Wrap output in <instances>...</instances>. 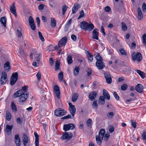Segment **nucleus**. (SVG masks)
<instances>
[{
	"mask_svg": "<svg viewBox=\"0 0 146 146\" xmlns=\"http://www.w3.org/2000/svg\"><path fill=\"white\" fill-rule=\"evenodd\" d=\"M80 25L81 28L84 31L88 30L89 31H91L94 28L93 24H89L85 21L81 22L80 23Z\"/></svg>",
	"mask_w": 146,
	"mask_h": 146,
	"instance_id": "1",
	"label": "nucleus"
},
{
	"mask_svg": "<svg viewBox=\"0 0 146 146\" xmlns=\"http://www.w3.org/2000/svg\"><path fill=\"white\" fill-rule=\"evenodd\" d=\"M105 133V131L103 129H101L99 133L98 136H96V143L99 145H101L102 141V140L103 139Z\"/></svg>",
	"mask_w": 146,
	"mask_h": 146,
	"instance_id": "2",
	"label": "nucleus"
},
{
	"mask_svg": "<svg viewBox=\"0 0 146 146\" xmlns=\"http://www.w3.org/2000/svg\"><path fill=\"white\" fill-rule=\"evenodd\" d=\"M73 137L72 133L71 132H64L60 138L62 140H70Z\"/></svg>",
	"mask_w": 146,
	"mask_h": 146,
	"instance_id": "3",
	"label": "nucleus"
},
{
	"mask_svg": "<svg viewBox=\"0 0 146 146\" xmlns=\"http://www.w3.org/2000/svg\"><path fill=\"white\" fill-rule=\"evenodd\" d=\"M7 80V73L5 72H2L0 80L1 84L3 85L5 84Z\"/></svg>",
	"mask_w": 146,
	"mask_h": 146,
	"instance_id": "4",
	"label": "nucleus"
},
{
	"mask_svg": "<svg viewBox=\"0 0 146 146\" xmlns=\"http://www.w3.org/2000/svg\"><path fill=\"white\" fill-rule=\"evenodd\" d=\"M28 93L27 92H25L20 96L19 98V102H24L27 100L28 96Z\"/></svg>",
	"mask_w": 146,
	"mask_h": 146,
	"instance_id": "5",
	"label": "nucleus"
},
{
	"mask_svg": "<svg viewBox=\"0 0 146 146\" xmlns=\"http://www.w3.org/2000/svg\"><path fill=\"white\" fill-rule=\"evenodd\" d=\"M132 59L134 61L136 60L138 62H139L142 59V54L140 52H138L135 54L134 52L132 54Z\"/></svg>",
	"mask_w": 146,
	"mask_h": 146,
	"instance_id": "6",
	"label": "nucleus"
},
{
	"mask_svg": "<svg viewBox=\"0 0 146 146\" xmlns=\"http://www.w3.org/2000/svg\"><path fill=\"white\" fill-rule=\"evenodd\" d=\"M66 112L64 110L60 108L56 109L54 111V114L58 116H61L65 115Z\"/></svg>",
	"mask_w": 146,
	"mask_h": 146,
	"instance_id": "7",
	"label": "nucleus"
},
{
	"mask_svg": "<svg viewBox=\"0 0 146 146\" xmlns=\"http://www.w3.org/2000/svg\"><path fill=\"white\" fill-rule=\"evenodd\" d=\"M104 77L106 79V83L108 84H110L111 83L112 80L111 76L110 74L108 72L104 73Z\"/></svg>",
	"mask_w": 146,
	"mask_h": 146,
	"instance_id": "8",
	"label": "nucleus"
},
{
	"mask_svg": "<svg viewBox=\"0 0 146 146\" xmlns=\"http://www.w3.org/2000/svg\"><path fill=\"white\" fill-rule=\"evenodd\" d=\"M75 127V125L72 123H69L63 126V129L65 131H67L70 129H73Z\"/></svg>",
	"mask_w": 146,
	"mask_h": 146,
	"instance_id": "9",
	"label": "nucleus"
},
{
	"mask_svg": "<svg viewBox=\"0 0 146 146\" xmlns=\"http://www.w3.org/2000/svg\"><path fill=\"white\" fill-rule=\"evenodd\" d=\"M67 40V38L65 36L63 37L59 42L58 43V46L61 47L64 46L66 45Z\"/></svg>",
	"mask_w": 146,
	"mask_h": 146,
	"instance_id": "10",
	"label": "nucleus"
},
{
	"mask_svg": "<svg viewBox=\"0 0 146 146\" xmlns=\"http://www.w3.org/2000/svg\"><path fill=\"white\" fill-rule=\"evenodd\" d=\"M22 140L24 146H26L29 142V138L27 134L25 133H23Z\"/></svg>",
	"mask_w": 146,
	"mask_h": 146,
	"instance_id": "11",
	"label": "nucleus"
},
{
	"mask_svg": "<svg viewBox=\"0 0 146 146\" xmlns=\"http://www.w3.org/2000/svg\"><path fill=\"white\" fill-rule=\"evenodd\" d=\"M99 33L98 30L97 29H94L92 33V38L96 40H98Z\"/></svg>",
	"mask_w": 146,
	"mask_h": 146,
	"instance_id": "12",
	"label": "nucleus"
},
{
	"mask_svg": "<svg viewBox=\"0 0 146 146\" xmlns=\"http://www.w3.org/2000/svg\"><path fill=\"white\" fill-rule=\"evenodd\" d=\"M54 92L58 99L60 98V91L59 88L57 85L54 86Z\"/></svg>",
	"mask_w": 146,
	"mask_h": 146,
	"instance_id": "13",
	"label": "nucleus"
},
{
	"mask_svg": "<svg viewBox=\"0 0 146 146\" xmlns=\"http://www.w3.org/2000/svg\"><path fill=\"white\" fill-rule=\"evenodd\" d=\"M96 66L99 69H102L105 67L104 63L102 61H96Z\"/></svg>",
	"mask_w": 146,
	"mask_h": 146,
	"instance_id": "14",
	"label": "nucleus"
},
{
	"mask_svg": "<svg viewBox=\"0 0 146 146\" xmlns=\"http://www.w3.org/2000/svg\"><path fill=\"white\" fill-rule=\"evenodd\" d=\"M143 86L140 84H138L135 86V90L139 93H142L143 92Z\"/></svg>",
	"mask_w": 146,
	"mask_h": 146,
	"instance_id": "15",
	"label": "nucleus"
},
{
	"mask_svg": "<svg viewBox=\"0 0 146 146\" xmlns=\"http://www.w3.org/2000/svg\"><path fill=\"white\" fill-rule=\"evenodd\" d=\"M10 10L11 12L15 16V17H17L16 9L14 3H13L10 6Z\"/></svg>",
	"mask_w": 146,
	"mask_h": 146,
	"instance_id": "16",
	"label": "nucleus"
},
{
	"mask_svg": "<svg viewBox=\"0 0 146 146\" xmlns=\"http://www.w3.org/2000/svg\"><path fill=\"white\" fill-rule=\"evenodd\" d=\"M13 125H7L5 129V132L8 135H9L11 133V131L13 128Z\"/></svg>",
	"mask_w": 146,
	"mask_h": 146,
	"instance_id": "17",
	"label": "nucleus"
},
{
	"mask_svg": "<svg viewBox=\"0 0 146 146\" xmlns=\"http://www.w3.org/2000/svg\"><path fill=\"white\" fill-rule=\"evenodd\" d=\"M97 93L94 91L92 92L90 94L89 98L92 101H93L96 97Z\"/></svg>",
	"mask_w": 146,
	"mask_h": 146,
	"instance_id": "18",
	"label": "nucleus"
},
{
	"mask_svg": "<svg viewBox=\"0 0 146 146\" xmlns=\"http://www.w3.org/2000/svg\"><path fill=\"white\" fill-rule=\"evenodd\" d=\"M103 95L106 99L108 100H110V94L105 89L103 90Z\"/></svg>",
	"mask_w": 146,
	"mask_h": 146,
	"instance_id": "19",
	"label": "nucleus"
},
{
	"mask_svg": "<svg viewBox=\"0 0 146 146\" xmlns=\"http://www.w3.org/2000/svg\"><path fill=\"white\" fill-rule=\"evenodd\" d=\"M34 134L35 137V146H38L39 145L38 135L36 132H34Z\"/></svg>",
	"mask_w": 146,
	"mask_h": 146,
	"instance_id": "20",
	"label": "nucleus"
},
{
	"mask_svg": "<svg viewBox=\"0 0 146 146\" xmlns=\"http://www.w3.org/2000/svg\"><path fill=\"white\" fill-rule=\"evenodd\" d=\"M69 111L72 116L74 117L76 111L75 106H72L71 108H69Z\"/></svg>",
	"mask_w": 146,
	"mask_h": 146,
	"instance_id": "21",
	"label": "nucleus"
},
{
	"mask_svg": "<svg viewBox=\"0 0 146 146\" xmlns=\"http://www.w3.org/2000/svg\"><path fill=\"white\" fill-rule=\"evenodd\" d=\"M138 18L139 20H141L143 17L141 9L139 7L138 8Z\"/></svg>",
	"mask_w": 146,
	"mask_h": 146,
	"instance_id": "22",
	"label": "nucleus"
},
{
	"mask_svg": "<svg viewBox=\"0 0 146 146\" xmlns=\"http://www.w3.org/2000/svg\"><path fill=\"white\" fill-rule=\"evenodd\" d=\"M79 5L78 3L75 4L74 6L72 8V12L74 14L76 13L79 8Z\"/></svg>",
	"mask_w": 146,
	"mask_h": 146,
	"instance_id": "23",
	"label": "nucleus"
},
{
	"mask_svg": "<svg viewBox=\"0 0 146 146\" xmlns=\"http://www.w3.org/2000/svg\"><path fill=\"white\" fill-rule=\"evenodd\" d=\"M33 55L35 58L36 60L38 62H39L42 54L40 53H37L35 52V54H34Z\"/></svg>",
	"mask_w": 146,
	"mask_h": 146,
	"instance_id": "24",
	"label": "nucleus"
},
{
	"mask_svg": "<svg viewBox=\"0 0 146 146\" xmlns=\"http://www.w3.org/2000/svg\"><path fill=\"white\" fill-rule=\"evenodd\" d=\"M4 68H5V70L7 71H8L10 68V63L8 61H7L4 64Z\"/></svg>",
	"mask_w": 146,
	"mask_h": 146,
	"instance_id": "25",
	"label": "nucleus"
},
{
	"mask_svg": "<svg viewBox=\"0 0 146 146\" xmlns=\"http://www.w3.org/2000/svg\"><path fill=\"white\" fill-rule=\"evenodd\" d=\"M0 22L3 25L6 27V19L5 17H2L0 19Z\"/></svg>",
	"mask_w": 146,
	"mask_h": 146,
	"instance_id": "26",
	"label": "nucleus"
},
{
	"mask_svg": "<svg viewBox=\"0 0 146 146\" xmlns=\"http://www.w3.org/2000/svg\"><path fill=\"white\" fill-rule=\"evenodd\" d=\"M94 55L97 61L102 60L103 58L98 53H97L96 54H95Z\"/></svg>",
	"mask_w": 146,
	"mask_h": 146,
	"instance_id": "27",
	"label": "nucleus"
},
{
	"mask_svg": "<svg viewBox=\"0 0 146 146\" xmlns=\"http://www.w3.org/2000/svg\"><path fill=\"white\" fill-rule=\"evenodd\" d=\"M105 98L104 96H101L99 99V103L101 105H104L105 103Z\"/></svg>",
	"mask_w": 146,
	"mask_h": 146,
	"instance_id": "28",
	"label": "nucleus"
},
{
	"mask_svg": "<svg viewBox=\"0 0 146 146\" xmlns=\"http://www.w3.org/2000/svg\"><path fill=\"white\" fill-rule=\"evenodd\" d=\"M86 54L87 57L88 58L89 60H90L91 62H92L93 60V56L88 51H87L86 53Z\"/></svg>",
	"mask_w": 146,
	"mask_h": 146,
	"instance_id": "29",
	"label": "nucleus"
},
{
	"mask_svg": "<svg viewBox=\"0 0 146 146\" xmlns=\"http://www.w3.org/2000/svg\"><path fill=\"white\" fill-rule=\"evenodd\" d=\"M56 22L55 19L52 17L51 18V24L50 25L52 27L54 28L56 26Z\"/></svg>",
	"mask_w": 146,
	"mask_h": 146,
	"instance_id": "30",
	"label": "nucleus"
},
{
	"mask_svg": "<svg viewBox=\"0 0 146 146\" xmlns=\"http://www.w3.org/2000/svg\"><path fill=\"white\" fill-rule=\"evenodd\" d=\"M80 70V68L78 66H76L74 70V74L75 76H76L78 74Z\"/></svg>",
	"mask_w": 146,
	"mask_h": 146,
	"instance_id": "31",
	"label": "nucleus"
},
{
	"mask_svg": "<svg viewBox=\"0 0 146 146\" xmlns=\"http://www.w3.org/2000/svg\"><path fill=\"white\" fill-rule=\"evenodd\" d=\"M139 74L142 78H144L145 76V73L140 70H137L136 71Z\"/></svg>",
	"mask_w": 146,
	"mask_h": 146,
	"instance_id": "32",
	"label": "nucleus"
},
{
	"mask_svg": "<svg viewBox=\"0 0 146 146\" xmlns=\"http://www.w3.org/2000/svg\"><path fill=\"white\" fill-rule=\"evenodd\" d=\"M19 54L21 56L24 58H25L26 56L23 50L21 47L19 48Z\"/></svg>",
	"mask_w": 146,
	"mask_h": 146,
	"instance_id": "33",
	"label": "nucleus"
},
{
	"mask_svg": "<svg viewBox=\"0 0 146 146\" xmlns=\"http://www.w3.org/2000/svg\"><path fill=\"white\" fill-rule=\"evenodd\" d=\"M21 90H19L17 92H15L13 94V96L15 98L19 97L22 94Z\"/></svg>",
	"mask_w": 146,
	"mask_h": 146,
	"instance_id": "34",
	"label": "nucleus"
},
{
	"mask_svg": "<svg viewBox=\"0 0 146 146\" xmlns=\"http://www.w3.org/2000/svg\"><path fill=\"white\" fill-rule=\"evenodd\" d=\"M11 108L12 110V111L15 112H16L17 111V107L14 102H12L11 103Z\"/></svg>",
	"mask_w": 146,
	"mask_h": 146,
	"instance_id": "35",
	"label": "nucleus"
},
{
	"mask_svg": "<svg viewBox=\"0 0 146 146\" xmlns=\"http://www.w3.org/2000/svg\"><path fill=\"white\" fill-rule=\"evenodd\" d=\"M60 62L58 60H56V61L55 65V70L56 71L58 70H59L60 67Z\"/></svg>",
	"mask_w": 146,
	"mask_h": 146,
	"instance_id": "36",
	"label": "nucleus"
},
{
	"mask_svg": "<svg viewBox=\"0 0 146 146\" xmlns=\"http://www.w3.org/2000/svg\"><path fill=\"white\" fill-rule=\"evenodd\" d=\"M78 95L77 94H75L73 95L72 100L73 102H75L78 98Z\"/></svg>",
	"mask_w": 146,
	"mask_h": 146,
	"instance_id": "37",
	"label": "nucleus"
},
{
	"mask_svg": "<svg viewBox=\"0 0 146 146\" xmlns=\"http://www.w3.org/2000/svg\"><path fill=\"white\" fill-rule=\"evenodd\" d=\"M67 62L68 64H70L72 62V57L71 55H68L67 57Z\"/></svg>",
	"mask_w": 146,
	"mask_h": 146,
	"instance_id": "38",
	"label": "nucleus"
},
{
	"mask_svg": "<svg viewBox=\"0 0 146 146\" xmlns=\"http://www.w3.org/2000/svg\"><path fill=\"white\" fill-rule=\"evenodd\" d=\"M13 78L16 80H17L18 78V73L17 72L13 73L11 76V78Z\"/></svg>",
	"mask_w": 146,
	"mask_h": 146,
	"instance_id": "39",
	"label": "nucleus"
},
{
	"mask_svg": "<svg viewBox=\"0 0 146 146\" xmlns=\"http://www.w3.org/2000/svg\"><path fill=\"white\" fill-rule=\"evenodd\" d=\"M119 52L122 55L126 56L127 55V53L122 48H120L119 50Z\"/></svg>",
	"mask_w": 146,
	"mask_h": 146,
	"instance_id": "40",
	"label": "nucleus"
},
{
	"mask_svg": "<svg viewBox=\"0 0 146 146\" xmlns=\"http://www.w3.org/2000/svg\"><path fill=\"white\" fill-rule=\"evenodd\" d=\"M121 24L122 26V29L124 31H126L127 29V27L125 24L123 22L121 23Z\"/></svg>",
	"mask_w": 146,
	"mask_h": 146,
	"instance_id": "41",
	"label": "nucleus"
},
{
	"mask_svg": "<svg viewBox=\"0 0 146 146\" xmlns=\"http://www.w3.org/2000/svg\"><path fill=\"white\" fill-rule=\"evenodd\" d=\"M86 125L88 127H90L92 125V121L90 119H89L86 121Z\"/></svg>",
	"mask_w": 146,
	"mask_h": 146,
	"instance_id": "42",
	"label": "nucleus"
},
{
	"mask_svg": "<svg viewBox=\"0 0 146 146\" xmlns=\"http://www.w3.org/2000/svg\"><path fill=\"white\" fill-rule=\"evenodd\" d=\"M77 82L75 80L74 82L71 81L70 83V85L71 87H74L76 86Z\"/></svg>",
	"mask_w": 146,
	"mask_h": 146,
	"instance_id": "43",
	"label": "nucleus"
},
{
	"mask_svg": "<svg viewBox=\"0 0 146 146\" xmlns=\"http://www.w3.org/2000/svg\"><path fill=\"white\" fill-rule=\"evenodd\" d=\"M28 87L27 86H24L22 88V89L20 90H21L22 93H23L25 92H27V90L28 89Z\"/></svg>",
	"mask_w": 146,
	"mask_h": 146,
	"instance_id": "44",
	"label": "nucleus"
},
{
	"mask_svg": "<svg viewBox=\"0 0 146 146\" xmlns=\"http://www.w3.org/2000/svg\"><path fill=\"white\" fill-rule=\"evenodd\" d=\"M19 136V134H16L15 135V143H16V142H17V141H19V140H20V139Z\"/></svg>",
	"mask_w": 146,
	"mask_h": 146,
	"instance_id": "45",
	"label": "nucleus"
},
{
	"mask_svg": "<svg viewBox=\"0 0 146 146\" xmlns=\"http://www.w3.org/2000/svg\"><path fill=\"white\" fill-rule=\"evenodd\" d=\"M109 130V132L112 133L113 132L114 130V126L112 125H110L108 126Z\"/></svg>",
	"mask_w": 146,
	"mask_h": 146,
	"instance_id": "46",
	"label": "nucleus"
},
{
	"mask_svg": "<svg viewBox=\"0 0 146 146\" xmlns=\"http://www.w3.org/2000/svg\"><path fill=\"white\" fill-rule=\"evenodd\" d=\"M63 72H61L58 74V77L59 80L60 81H62L63 78Z\"/></svg>",
	"mask_w": 146,
	"mask_h": 146,
	"instance_id": "47",
	"label": "nucleus"
},
{
	"mask_svg": "<svg viewBox=\"0 0 146 146\" xmlns=\"http://www.w3.org/2000/svg\"><path fill=\"white\" fill-rule=\"evenodd\" d=\"M80 15L78 18V19H79L81 18H82L84 17V11L83 10H81V11L80 12Z\"/></svg>",
	"mask_w": 146,
	"mask_h": 146,
	"instance_id": "48",
	"label": "nucleus"
},
{
	"mask_svg": "<svg viewBox=\"0 0 146 146\" xmlns=\"http://www.w3.org/2000/svg\"><path fill=\"white\" fill-rule=\"evenodd\" d=\"M128 86L126 84L122 85L121 86V89L123 91L125 90L127 88Z\"/></svg>",
	"mask_w": 146,
	"mask_h": 146,
	"instance_id": "49",
	"label": "nucleus"
},
{
	"mask_svg": "<svg viewBox=\"0 0 146 146\" xmlns=\"http://www.w3.org/2000/svg\"><path fill=\"white\" fill-rule=\"evenodd\" d=\"M17 80H16L11 78L10 80V84L11 86L13 85L16 82Z\"/></svg>",
	"mask_w": 146,
	"mask_h": 146,
	"instance_id": "50",
	"label": "nucleus"
},
{
	"mask_svg": "<svg viewBox=\"0 0 146 146\" xmlns=\"http://www.w3.org/2000/svg\"><path fill=\"white\" fill-rule=\"evenodd\" d=\"M60 47H59L58 46H56L55 48V49H56L58 51V53L59 54H62V49L60 48Z\"/></svg>",
	"mask_w": 146,
	"mask_h": 146,
	"instance_id": "51",
	"label": "nucleus"
},
{
	"mask_svg": "<svg viewBox=\"0 0 146 146\" xmlns=\"http://www.w3.org/2000/svg\"><path fill=\"white\" fill-rule=\"evenodd\" d=\"M6 115L7 120L9 121H10L11 118V116L10 113L9 112L6 113Z\"/></svg>",
	"mask_w": 146,
	"mask_h": 146,
	"instance_id": "52",
	"label": "nucleus"
},
{
	"mask_svg": "<svg viewBox=\"0 0 146 146\" xmlns=\"http://www.w3.org/2000/svg\"><path fill=\"white\" fill-rule=\"evenodd\" d=\"M68 7L66 5H64L62 8V14L64 15L66 12Z\"/></svg>",
	"mask_w": 146,
	"mask_h": 146,
	"instance_id": "53",
	"label": "nucleus"
},
{
	"mask_svg": "<svg viewBox=\"0 0 146 146\" xmlns=\"http://www.w3.org/2000/svg\"><path fill=\"white\" fill-rule=\"evenodd\" d=\"M38 34L39 36V37L40 39L42 41H44V39L42 34V33L40 32H39L38 33Z\"/></svg>",
	"mask_w": 146,
	"mask_h": 146,
	"instance_id": "54",
	"label": "nucleus"
},
{
	"mask_svg": "<svg viewBox=\"0 0 146 146\" xmlns=\"http://www.w3.org/2000/svg\"><path fill=\"white\" fill-rule=\"evenodd\" d=\"M97 101H94L92 104V106L94 109H96L98 107V104L97 103Z\"/></svg>",
	"mask_w": 146,
	"mask_h": 146,
	"instance_id": "55",
	"label": "nucleus"
},
{
	"mask_svg": "<svg viewBox=\"0 0 146 146\" xmlns=\"http://www.w3.org/2000/svg\"><path fill=\"white\" fill-rule=\"evenodd\" d=\"M17 34L18 36V37L20 38L22 36V34L21 32L20 29H18L17 30Z\"/></svg>",
	"mask_w": 146,
	"mask_h": 146,
	"instance_id": "56",
	"label": "nucleus"
},
{
	"mask_svg": "<svg viewBox=\"0 0 146 146\" xmlns=\"http://www.w3.org/2000/svg\"><path fill=\"white\" fill-rule=\"evenodd\" d=\"M29 24L34 23V20L32 16H30L29 19Z\"/></svg>",
	"mask_w": 146,
	"mask_h": 146,
	"instance_id": "57",
	"label": "nucleus"
},
{
	"mask_svg": "<svg viewBox=\"0 0 146 146\" xmlns=\"http://www.w3.org/2000/svg\"><path fill=\"white\" fill-rule=\"evenodd\" d=\"M113 95L114 96V97H115V99L117 100H118L119 99V96L118 95V94H117V93L115 92H114L113 93Z\"/></svg>",
	"mask_w": 146,
	"mask_h": 146,
	"instance_id": "58",
	"label": "nucleus"
},
{
	"mask_svg": "<svg viewBox=\"0 0 146 146\" xmlns=\"http://www.w3.org/2000/svg\"><path fill=\"white\" fill-rule=\"evenodd\" d=\"M36 76L38 80H39L41 79V74L40 72H38L36 74Z\"/></svg>",
	"mask_w": 146,
	"mask_h": 146,
	"instance_id": "59",
	"label": "nucleus"
},
{
	"mask_svg": "<svg viewBox=\"0 0 146 146\" xmlns=\"http://www.w3.org/2000/svg\"><path fill=\"white\" fill-rule=\"evenodd\" d=\"M44 4H42L40 5L38 7V8L39 10H42L43 9L44 7Z\"/></svg>",
	"mask_w": 146,
	"mask_h": 146,
	"instance_id": "60",
	"label": "nucleus"
},
{
	"mask_svg": "<svg viewBox=\"0 0 146 146\" xmlns=\"http://www.w3.org/2000/svg\"><path fill=\"white\" fill-rule=\"evenodd\" d=\"M31 29L33 30H35L36 29V26L35 24L34 23L29 24Z\"/></svg>",
	"mask_w": 146,
	"mask_h": 146,
	"instance_id": "61",
	"label": "nucleus"
},
{
	"mask_svg": "<svg viewBox=\"0 0 146 146\" xmlns=\"http://www.w3.org/2000/svg\"><path fill=\"white\" fill-rule=\"evenodd\" d=\"M143 43L145 45L146 44V34H144L143 36Z\"/></svg>",
	"mask_w": 146,
	"mask_h": 146,
	"instance_id": "62",
	"label": "nucleus"
},
{
	"mask_svg": "<svg viewBox=\"0 0 146 146\" xmlns=\"http://www.w3.org/2000/svg\"><path fill=\"white\" fill-rule=\"evenodd\" d=\"M114 113L113 112H110L107 114V116L109 118H112L113 116Z\"/></svg>",
	"mask_w": 146,
	"mask_h": 146,
	"instance_id": "63",
	"label": "nucleus"
},
{
	"mask_svg": "<svg viewBox=\"0 0 146 146\" xmlns=\"http://www.w3.org/2000/svg\"><path fill=\"white\" fill-rule=\"evenodd\" d=\"M142 8L143 12L146 13V4L144 3L142 5Z\"/></svg>",
	"mask_w": 146,
	"mask_h": 146,
	"instance_id": "64",
	"label": "nucleus"
}]
</instances>
